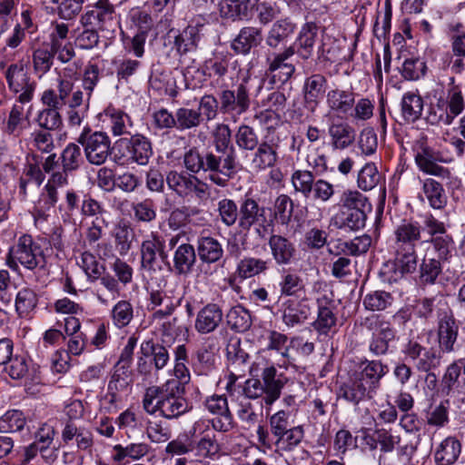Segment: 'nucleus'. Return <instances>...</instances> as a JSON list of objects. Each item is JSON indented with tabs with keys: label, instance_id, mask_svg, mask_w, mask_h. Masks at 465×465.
Returning a JSON list of instances; mask_svg holds the SVG:
<instances>
[{
	"label": "nucleus",
	"instance_id": "obj_40",
	"mask_svg": "<svg viewBox=\"0 0 465 465\" xmlns=\"http://www.w3.org/2000/svg\"><path fill=\"white\" fill-rule=\"evenodd\" d=\"M258 0H221L219 14L223 19L232 22L242 20L248 15L249 5Z\"/></svg>",
	"mask_w": 465,
	"mask_h": 465
},
{
	"label": "nucleus",
	"instance_id": "obj_32",
	"mask_svg": "<svg viewBox=\"0 0 465 465\" xmlns=\"http://www.w3.org/2000/svg\"><path fill=\"white\" fill-rule=\"evenodd\" d=\"M217 355L214 344L204 343L193 356V368L198 375H208L215 369Z\"/></svg>",
	"mask_w": 465,
	"mask_h": 465
},
{
	"label": "nucleus",
	"instance_id": "obj_27",
	"mask_svg": "<svg viewBox=\"0 0 465 465\" xmlns=\"http://www.w3.org/2000/svg\"><path fill=\"white\" fill-rule=\"evenodd\" d=\"M268 245L277 265H289L294 260L296 248L290 239L280 234H272L268 240Z\"/></svg>",
	"mask_w": 465,
	"mask_h": 465
},
{
	"label": "nucleus",
	"instance_id": "obj_64",
	"mask_svg": "<svg viewBox=\"0 0 465 465\" xmlns=\"http://www.w3.org/2000/svg\"><path fill=\"white\" fill-rule=\"evenodd\" d=\"M429 242L433 247L436 260L445 263L449 262L453 257V241L451 236L448 234L438 235L437 237L430 238Z\"/></svg>",
	"mask_w": 465,
	"mask_h": 465
},
{
	"label": "nucleus",
	"instance_id": "obj_60",
	"mask_svg": "<svg viewBox=\"0 0 465 465\" xmlns=\"http://www.w3.org/2000/svg\"><path fill=\"white\" fill-rule=\"evenodd\" d=\"M436 153L428 157L416 160L415 163L422 173L441 178L442 180H450L451 172L449 168L437 163Z\"/></svg>",
	"mask_w": 465,
	"mask_h": 465
},
{
	"label": "nucleus",
	"instance_id": "obj_63",
	"mask_svg": "<svg viewBox=\"0 0 465 465\" xmlns=\"http://www.w3.org/2000/svg\"><path fill=\"white\" fill-rule=\"evenodd\" d=\"M426 120L430 124H450L452 123L450 115L448 112V102L440 96L435 103H431L429 108Z\"/></svg>",
	"mask_w": 465,
	"mask_h": 465
},
{
	"label": "nucleus",
	"instance_id": "obj_9",
	"mask_svg": "<svg viewBox=\"0 0 465 465\" xmlns=\"http://www.w3.org/2000/svg\"><path fill=\"white\" fill-rule=\"evenodd\" d=\"M77 143L82 145L84 157L90 164L102 165L111 154V139L106 133H92L90 128H84Z\"/></svg>",
	"mask_w": 465,
	"mask_h": 465
},
{
	"label": "nucleus",
	"instance_id": "obj_43",
	"mask_svg": "<svg viewBox=\"0 0 465 465\" xmlns=\"http://www.w3.org/2000/svg\"><path fill=\"white\" fill-rule=\"evenodd\" d=\"M401 115L408 123H414L420 118L423 111V100L415 92L403 94L401 103Z\"/></svg>",
	"mask_w": 465,
	"mask_h": 465
},
{
	"label": "nucleus",
	"instance_id": "obj_34",
	"mask_svg": "<svg viewBox=\"0 0 465 465\" xmlns=\"http://www.w3.org/2000/svg\"><path fill=\"white\" fill-rule=\"evenodd\" d=\"M375 395L369 387L365 386L355 376L342 384L339 390V396L353 405L371 400Z\"/></svg>",
	"mask_w": 465,
	"mask_h": 465
},
{
	"label": "nucleus",
	"instance_id": "obj_3",
	"mask_svg": "<svg viewBox=\"0 0 465 465\" xmlns=\"http://www.w3.org/2000/svg\"><path fill=\"white\" fill-rule=\"evenodd\" d=\"M339 212L332 217L333 225L345 232L359 231L365 226L366 208H371L368 198L357 190L347 189L340 195Z\"/></svg>",
	"mask_w": 465,
	"mask_h": 465
},
{
	"label": "nucleus",
	"instance_id": "obj_29",
	"mask_svg": "<svg viewBox=\"0 0 465 465\" xmlns=\"http://www.w3.org/2000/svg\"><path fill=\"white\" fill-rule=\"evenodd\" d=\"M262 386L266 391L264 401L266 404H272L281 396L282 389L287 381V378L282 373H278L273 365H268L262 371Z\"/></svg>",
	"mask_w": 465,
	"mask_h": 465
},
{
	"label": "nucleus",
	"instance_id": "obj_19",
	"mask_svg": "<svg viewBox=\"0 0 465 465\" xmlns=\"http://www.w3.org/2000/svg\"><path fill=\"white\" fill-rule=\"evenodd\" d=\"M203 25L199 21H196L194 25H189L181 32L173 29L169 31V37H172L173 34V48L180 55L194 52L197 49Z\"/></svg>",
	"mask_w": 465,
	"mask_h": 465
},
{
	"label": "nucleus",
	"instance_id": "obj_17",
	"mask_svg": "<svg viewBox=\"0 0 465 465\" xmlns=\"http://www.w3.org/2000/svg\"><path fill=\"white\" fill-rule=\"evenodd\" d=\"M279 137L265 136L255 148L251 158L250 165L255 172H262L274 167L279 161L278 149L280 147Z\"/></svg>",
	"mask_w": 465,
	"mask_h": 465
},
{
	"label": "nucleus",
	"instance_id": "obj_2",
	"mask_svg": "<svg viewBox=\"0 0 465 465\" xmlns=\"http://www.w3.org/2000/svg\"><path fill=\"white\" fill-rule=\"evenodd\" d=\"M184 388L174 379L161 386H151L145 390L142 404L143 411L153 415L159 411L166 420H175L191 410L189 401L183 397Z\"/></svg>",
	"mask_w": 465,
	"mask_h": 465
},
{
	"label": "nucleus",
	"instance_id": "obj_26",
	"mask_svg": "<svg viewBox=\"0 0 465 465\" xmlns=\"http://www.w3.org/2000/svg\"><path fill=\"white\" fill-rule=\"evenodd\" d=\"M282 319L288 327L302 324L311 314V307L304 299H288L282 304Z\"/></svg>",
	"mask_w": 465,
	"mask_h": 465
},
{
	"label": "nucleus",
	"instance_id": "obj_11",
	"mask_svg": "<svg viewBox=\"0 0 465 465\" xmlns=\"http://www.w3.org/2000/svg\"><path fill=\"white\" fill-rule=\"evenodd\" d=\"M141 356L137 362V371L144 376L157 373L170 361L168 348L153 339L143 341L140 346Z\"/></svg>",
	"mask_w": 465,
	"mask_h": 465
},
{
	"label": "nucleus",
	"instance_id": "obj_7",
	"mask_svg": "<svg viewBox=\"0 0 465 465\" xmlns=\"http://www.w3.org/2000/svg\"><path fill=\"white\" fill-rule=\"evenodd\" d=\"M295 54V47L290 45L282 52H269L265 57V77L270 84L273 86H282L294 74L295 65L290 62V59Z\"/></svg>",
	"mask_w": 465,
	"mask_h": 465
},
{
	"label": "nucleus",
	"instance_id": "obj_39",
	"mask_svg": "<svg viewBox=\"0 0 465 465\" xmlns=\"http://www.w3.org/2000/svg\"><path fill=\"white\" fill-rule=\"evenodd\" d=\"M196 262L194 247L190 243H182L173 252V268L180 275H188Z\"/></svg>",
	"mask_w": 465,
	"mask_h": 465
},
{
	"label": "nucleus",
	"instance_id": "obj_30",
	"mask_svg": "<svg viewBox=\"0 0 465 465\" xmlns=\"http://www.w3.org/2000/svg\"><path fill=\"white\" fill-rule=\"evenodd\" d=\"M295 24L289 18L276 20L265 35V45L268 48L276 50L280 45H285L293 35Z\"/></svg>",
	"mask_w": 465,
	"mask_h": 465
},
{
	"label": "nucleus",
	"instance_id": "obj_41",
	"mask_svg": "<svg viewBox=\"0 0 465 465\" xmlns=\"http://www.w3.org/2000/svg\"><path fill=\"white\" fill-rule=\"evenodd\" d=\"M270 261L252 256L243 257L236 266V275L242 279H249L265 273L269 269Z\"/></svg>",
	"mask_w": 465,
	"mask_h": 465
},
{
	"label": "nucleus",
	"instance_id": "obj_58",
	"mask_svg": "<svg viewBox=\"0 0 465 465\" xmlns=\"http://www.w3.org/2000/svg\"><path fill=\"white\" fill-rule=\"evenodd\" d=\"M381 181V174L373 163H366L358 173L357 184L362 191H371Z\"/></svg>",
	"mask_w": 465,
	"mask_h": 465
},
{
	"label": "nucleus",
	"instance_id": "obj_59",
	"mask_svg": "<svg viewBox=\"0 0 465 465\" xmlns=\"http://www.w3.org/2000/svg\"><path fill=\"white\" fill-rule=\"evenodd\" d=\"M292 184L296 193H302L305 198H309L314 188L315 178L311 171L296 170L291 177Z\"/></svg>",
	"mask_w": 465,
	"mask_h": 465
},
{
	"label": "nucleus",
	"instance_id": "obj_31",
	"mask_svg": "<svg viewBox=\"0 0 465 465\" xmlns=\"http://www.w3.org/2000/svg\"><path fill=\"white\" fill-rule=\"evenodd\" d=\"M420 182L421 183L420 198L423 201L424 196L432 209L443 210L448 203V196L443 185L433 178L420 179Z\"/></svg>",
	"mask_w": 465,
	"mask_h": 465
},
{
	"label": "nucleus",
	"instance_id": "obj_13",
	"mask_svg": "<svg viewBox=\"0 0 465 465\" xmlns=\"http://www.w3.org/2000/svg\"><path fill=\"white\" fill-rule=\"evenodd\" d=\"M459 336V325L450 309L437 311V341L440 351L450 353L455 351Z\"/></svg>",
	"mask_w": 465,
	"mask_h": 465
},
{
	"label": "nucleus",
	"instance_id": "obj_37",
	"mask_svg": "<svg viewBox=\"0 0 465 465\" xmlns=\"http://www.w3.org/2000/svg\"><path fill=\"white\" fill-rule=\"evenodd\" d=\"M197 252L204 263H214L223 255L222 243L211 236L201 235L197 240Z\"/></svg>",
	"mask_w": 465,
	"mask_h": 465
},
{
	"label": "nucleus",
	"instance_id": "obj_16",
	"mask_svg": "<svg viewBox=\"0 0 465 465\" xmlns=\"http://www.w3.org/2000/svg\"><path fill=\"white\" fill-rule=\"evenodd\" d=\"M164 240L158 233H152L141 245L142 266L150 271L161 270L160 262H168Z\"/></svg>",
	"mask_w": 465,
	"mask_h": 465
},
{
	"label": "nucleus",
	"instance_id": "obj_47",
	"mask_svg": "<svg viewBox=\"0 0 465 465\" xmlns=\"http://www.w3.org/2000/svg\"><path fill=\"white\" fill-rule=\"evenodd\" d=\"M112 234L114 238L116 251L121 256H125L132 248L134 239V230L127 223L120 222L115 225Z\"/></svg>",
	"mask_w": 465,
	"mask_h": 465
},
{
	"label": "nucleus",
	"instance_id": "obj_54",
	"mask_svg": "<svg viewBox=\"0 0 465 465\" xmlns=\"http://www.w3.org/2000/svg\"><path fill=\"white\" fill-rule=\"evenodd\" d=\"M217 219L225 226L232 227L239 222L240 212L237 203L229 198H223L217 203Z\"/></svg>",
	"mask_w": 465,
	"mask_h": 465
},
{
	"label": "nucleus",
	"instance_id": "obj_55",
	"mask_svg": "<svg viewBox=\"0 0 465 465\" xmlns=\"http://www.w3.org/2000/svg\"><path fill=\"white\" fill-rule=\"evenodd\" d=\"M281 294L283 296H296L304 291V283L300 275L294 272L283 271L279 281Z\"/></svg>",
	"mask_w": 465,
	"mask_h": 465
},
{
	"label": "nucleus",
	"instance_id": "obj_49",
	"mask_svg": "<svg viewBox=\"0 0 465 465\" xmlns=\"http://www.w3.org/2000/svg\"><path fill=\"white\" fill-rule=\"evenodd\" d=\"M59 159L61 165L65 171L74 173L84 163V157L80 145L69 143L62 151Z\"/></svg>",
	"mask_w": 465,
	"mask_h": 465
},
{
	"label": "nucleus",
	"instance_id": "obj_20",
	"mask_svg": "<svg viewBox=\"0 0 465 465\" xmlns=\"http://www.w3.org/2000/svg\"><path fill=\"white\" fill-rule=\"evenodd\" d=\"M262 28L256 26H243L230 44L231 49L239 55L250 54L252 49L257 48L262 42Z\"/></svg>",
	"mask_w": 465,
	"mask_h": 465
},
{
	"label": "nucleus",
	"instance_id": "obj_5",
	"mask_svg": "<svg viewBox=\"0 0 465 465\" xmlns=\"http://www.w3.org/2000/svg\"><path fill=\"white\" fill-rule=\"evenodd\" d=\"M256 83L259 94L262 89V80L250 75L243 76L234 89L223 90L219 94L220 112L232 116H240L246 113L251 106V90Z\"/></svg>",
	"mask_w": 465,
	"mask_h": 465
},
{
	"label": "nucleus",
	"instance_id": "obj_45",
	"mask_svg": "<svg viewBox=\"0 0 465 465\" xmlns=\"http://www.w3.org/2000/svg\"><path fill=\"white\" fill-rule=\"evenodd\" d=\"M316 37V25L312 23L305 24L300 32L297 50L295 49L302 59L306 60L312 56Z\"/></svg>",
	"mask_w": 465,
	"mask_h": 465
},
{
	"label": "nucleus",
	"instance_id": "obj_10",
	"mask_svg": "<svg viewBox=\"0 0 465 465\" xmlns=\"http://www.w3.org/2000/svg\"><path fill=\"white\" fill-rule=\"evenodd\" d=\"M10 92L18 94L16 102L30 103L35 95L36 82L32 79L23 62L11 64L4 73Z\"/></svg>",
	"mask_w": 465,
	"mask_h": 465
},
{
	"label": "nucleus",
	"instance_id": "obj_57",
	"mask_svg": "<svg viewBox=\"0 0 465 465\" xmlns=\"http://www.w3.org/2000/svg\"><path fill=\"white\" fill-rule=\"evenodd\" d=\"M133 318L134 307L129 301L120 300L113 306L111 319L115 327L121 329L128 326Z\"/></svg>",
	"mask_w": 465,
	"mask_h": 465
},
{
	"label": "nucleus",
	"instance_id": "obj_50",
	"mask_svg": "<svg viewBox=\"0 0 465 465\" xmlns=\"http://www.w3.org/2000/svg\"><path fill=\"white\" fill-rule=\"evenodd\" d=\"M29 123L25 116L23 105L14 104L8 115L5 131L7 134L19 137L27 129Z\"/></svg>",
	"mask_w": 465,
	"mask_h": 465
},
{
	"label": "nucleus",
	"instance_id": "obj_33",
	"mask_svg": "<svg viewBox=\"0 0 465 465\" xmlns=\"http://www.w3.org/2000/svg\"><path fill=\"white\" fill-rule=\"evenodd\" d=\"M331 145L335 150H344L355 140V130L346 122L331 123L328 127Z\"/></svg>",
	"mask_w": 465,
	"mask_h": 465
},
{
	"label": "nucleus",
	"instance_id": "obj_25",
	"mask_svg": "<svg viewBox=\"0 0 465 465\" xmlns=\"http://www.w3.org/2000/svg\"><path fill=\"white\" fill-rule=\"evenodd\" d=\"M223 310L217 303H208L197 313L194 328L201 334L213 332L222 323Z\"/></svg>",
	"mask_w": 465,
	"mask_h": 465
},
{
	"label": "nucleus",
	"instance_id": "obj_56",
	"mask_svg": "<svg viewBox=\"0 0 465 465\" xmlns=\"http://www.w3.org/2000/svg\"><path fill=\"white\" fill-rule=\"evenodd\" d=\"M394 261L400 270L408 274L413 273L417 269L418 255L415 248L394 247Z\"/></svg>",
	"mask_w": 465,
	"mask_h": 465
},
{
	"label": "nucleus",
	"instance_id": "obj_38",
	"mask_svg": "<svg viewBox=\"0 0 465 465\" xmlns=\"http://www.w3.org/2000/svg\"><path fill=\"white\" fill-rule=\"evenodd\" d=\"M151 447L145 442H133L126 446L116 444L113 447L112 460L115 462H122L125 459L134 461L140 460L150 452Z\"/></svg>",
	"mask_w": 465,
	"mask_h": 465
},
{
	"label": "nucleus",
	"instance_id": "obj_28",
	"mask_svg": "<svg viewBox=\"0 0 465 465\" xmlns=\"http://www.w3.org/2000/svg\"><path fill=\"white\" fill-rule=\"evenodd\" d=\"M327 79L322 74H314L307 77L303 84L305 108L314 112L326 90Z\"/></svg>",
	"mask_w": 465,
	"mask_h": 465
},
{
	"label": "nucleus",
	"instance_id": "obj_36",
	"mask_svg": "<svg viewBox=\"0 0 465 465\" xmlns=\"http://www.w3.org/2000/svg\"><path fill=\"white\" fill-rule=\"evenodd\" d=\"M355 94L351 90L335 88L326 95V104L330 111L338 114H349L354 106Z\"/></svg>",
	"mask_w": 465,
	"mask_h": 465
},
{
	"label": "nucleus",
	"instance_id": "obj_44",
	"mask_svg": "<svg viewBox=\"0 0 465 465\" xmlns=\"http://www.w3.org/2000/svg\"><path fill=\"white\" fill-rule=\"evenodd\" d=\"M230 329L235 332H244L252 326V317L248 310L242 305L232 307L226 314Z\"/></svg>",
	"mask_w": 465,
	"mask_h": 465
},
{
	"label": "nucleus",
	"instance_id": "obj_14",
	"mask_svg": "<svg viewBox=\"0 0 465 465\" xmlns=\"http://www.w3.org/2000/svg\"><path fill=\"white\" fill-rule=\"evenodd\" d=\"M404 355L413 363L418 371L429 372L440 367L441 351L433 348H426L414 340H410L403 348Z\"/></svg>",
	"mask_w": 465,
	"mask_h": 465
},
{
	"label": "nucleus",
	"instance_id": "obj_21",
	"mask_svg": "<svg viewBox=\"0 0 465 465\" xmlns=\"http://www.w3.org/2000/svg\"><path fill=\"white\" fill-rule=\"evenodd\" d=\"M239 212L238 225L242 230L249 231L252 226L267 222L265 208L260 206L258 202L252 197L245 196L242 200Z\"/></svg>",
	"mask_w": 465,
	"mask_h": 465
},
{
	"label": "nucleus",
	"instance_id": "obj_48",
	"mask_svg": "<svg viewBox=\"0 0 465 465\" xmlns=\"http://www.w3.org/2000/svg\"><path fill=\"white\" fill-rule=\"evenodd\" d=\"M443 264L427 252L420 264V282L422 284H434L442 272Z\"/></svg>",
	"mask_w": 465,
	"mask_h": 465
},
{
	"label": "nucleus",
	"instance_id": "obj_23",
	"mask_svg": "<svg viewBox=\"0 0 465 465\" xmlns=\"http://www.w3.org/2000/svg\"><path fill=\"white\" fill-rule=\"evenodd\" d=\"M172 293V292L164 290H153L150 292L149 301L152 310L160 307V309L153 312V320H163L171 316L175 309L180 306L182 298L175 297Z\"/></svg>",
	"mask_w": 465,
	"mask_h": 465
},
{
	"label": "nucleus",
	"instance_id": "obj_8",
	"mask_svg": "<svg viewBox=\"0 0 465 465\" xmlns=\"http://www.w3.org/2000/svg\"><path fill=\"white\" fill-rule=\"evenodd\" d=\"M80 24L112 35L118 25L115 6L109 0H97L86 6V11L80 17Z\"/></svg>",
	"mask_w": 465,
	"mask_h": 465
},
{
	"label": "nucleus",
	"instance_id": "obj_46",
	"mask_svg": "<svg viewBox=\"0 0 465 465\" xmlns=\"http://www.w3.org/2000/svg\"><path fill=\"white\" fill-rule=\"evenodd\" d=\"M203 122L202 113L196 109L180 107L175 111V128L178 131L195 129Z\"/></svg>",
	"mask_w": 465,
	"mask_h": 465
},
{
	"label": "nucleus",
	"instance_id": "obj_15",
	"mask_svg": "<svg viewBox=\"0 0 465 465\" xmlns=\"http://www.w3.org/2000/svg\"><path fill=\"white\" fill-rule=\"evenodd\" d=\"M133 378L128 365L116 363L108 385L105 400L110 404L123 401L132 391Z\"/></svg>",
	"mask_w": 465,
	"mask_h": 465
},
{
	"label": "nucleus",
	"instance_id": "obj_51",
	"mask_svg": "<svg viewBox=\"0 0 465 465\" xmlns=\"http://www.w3.org/2000/svg\"><path fill=\"white\" fill-rule=\"evenodd\" d=\"M54 57L50 45H42L33 52V67L39 77L50 71L54 64Z\"/></svg>",
	"mask_w": 465,
	"mask_h": 465
},
{
	"label": "nucleus",
	"instance_id": "obj_42",
	"mask_svg": "<svg viewBox=\"0 0 465 465\" xmlns=\"http://www.w3.org/2000/svg\"><path fill=\"white\" fill-rule=\"evenodd\" d=\"M105 115L109 118V127L113 135L131 134L134 124L129 114L120 109L109 107L105 111Z\"/></svg>",
	"mask_w": 465,
	"mask_h": 465
},
{
	"label": "nucleus",
	"instance_id": "obj_1",
	"mask_svg": "<svg viewBox=\"0 0 465 465\" xmlns=\"http://www.w3.org/2000/svg\"><path fill=\"white\" fill-rule=\"evenodd\" d=\"M227 124H218L213 134L214 150L189 149L183 155L184 167L192 173H208L214 184L225 187L236 173V156Z\"/></svg>",
	"mask_w": 465,
	"mask_h": 465
},
{
	"label": "nucleus",
	"instance_id": "obj_62",
	"mask_svg": "<svg viewBox=\"0 0 465 465\" xmlns=\"http://www.w3.org/2000/svg\"><path fill=\"white\" fill-rule=\"evenodd\" d=\"M449 401H440V404L431 406L426 412L425 420L427 425L436 428H443L449 420Z\"/></svg>",
	"mask_w": 465,
	"mask_h": 465
},
{
	"label": "nucleus",
	"instance_id": "obj_22",
	"mask_svg": "<svg viewBox=\"0 0 465 465\" xmlns=\"http://www.w3.org/2000/svg\"><path fill=\"white\" fill-rule=\"evenodd\" d=\"M396 331L388 322L378 321L376 330L369 342V351L376 357L388 354L391 343L394 341Z\"/></svg>",
	"mask_w": 465,
	"mask_h": 465
},
{
	"label": "nucleus",
	"instance_id": "obj_24",
	"mask_svg": "<svg viewBox=\"0 0 465 465\" xmlns=\"http://www.w3.org/2000/svg\"><path fill=\"white\" fill-rule=\"evenodd\" d=\"M422 227L419 222L402 220L394 229V247L417 248L421 241Z\"/></svg>",
	"mask_w": 465,
	"mask_h": 465
},
{
	"label": "nucleus",
	"instance_id": "obj_53",
	"mask_svg": "<svg viewBox=\"0 0 465 465\" xmlns=\"http://www.w3.org/2000/svg\"><path fill=\"white\" fill-rule=\"evenodd\" d=\"M234 139L238 148L242 151L252 152L261 143L257 132L247 124L238 127Z\"/></svg>",
	"mask_w": 465,
	"mask_h": 465
},
{
	"label": "nucleus",
	"instance_id": "obj_35",
	"mask_svg": "<svg viewBox=\"0 0 465 465\" xmlns=\"http://www.w3.org/2000/svg\"><path fill=\"white\" fill-rule=\"evenodd\" d=\"M461 452L460 441L453 436L445 438L435 449L434 461L436 465H452Z\"/></svg>",
	"mask_w": 465,
	"mask_h": 465
},
{
	"label": "nucleus",
	"instance_id": "obj_6",
	"mask_svg": "<svg viewBox=\"0 0 465 465\" xmlns=\"http://www.w3.org/2000/svg\"><path fill=\"white\" fill-rule=\"evenodd\" d=\"M114 150V161L121 165L136 163L144 166L153 154L152 142L142 134L119 139L115 142Z\"/></svg>",
	"mask_w": 465,
	"mask_h": 465
},
{
	"label": "nucleus",
	"instance_id": "obj_4",
	"mask_svg": "<svg viewBox=\"0 0 465 465\" xmlns=\"http://www.w3.org/2000/svg\"><path fill=\"white\" fill-rule=\"evenodd\" d=\"M45 262L42 247L28 234L18 238L16 243L10 248L5 261L6 265L15 272L19 270L18 264L26 270L35 271L44 269Z\"/></svg>",
	"mask_w": 465,
	"mask_h": 465
},
{
	"label": "nucleus",
	"instance_id": "obj_52",
	"mask_svg": "<svg viewBox=\"0 0 465 465\" xmlns=\"http://www.w3.org/2000/svg\"><path fill=\"white\" fill-rule=\"evenodd\" d=\"M35 121L41 129L46 131H59L63 127V118L60 111L54 108H43L39 110Z\"/></svg>",
	"mask_w": 465,
	"mask_h": 465
},
{
	"label": "nucleus",
	"instance_id": "obj_18",
	"mask_svg": "<svg viewBox=\"0 0 465 465\" xmlns=\"http://www.w3.org/2000/svg\"><path fill=\"white\" fill-rule=\"evenodd\" d=\"M388 372V365L380 360H364L354 376L375 394L381 387V379Z\"/></svg>",
	"mask_w": 465,
	"mask_h": 465
},
{
	"label": "nucleus",
	"instance_id": "obj_12",
	"mask_svg": "<svg viewBox=\"0 0 465 465\" xmlns=\"http://www.w3.org/2000/svg\"><path fill=\"white\" fill-rule=\"evenodd\" d=\"M166 183L170 190L179 197L188 198L194 194L198 199L207 197L209 185L193 174L171 171L166 175Z\"/></svg>",
	"mask_w": 465,
	"mask_h": 465
},
{
	"label": "nucleus",
	"instance_id": "obj_61",
	"mask_svg": "<svg viewBox=\"0 0 465 465\" xmlns=\"http://www.w3.org/2000/svg\"><path fill=\"white\" fill-rule=\"evenodd\" d=\"M304 430L302 426H291L274 445L283 451H292L303 440Z\"/></svg>",
	"mask_w": 465,
	"mask_h": 465
}]
</instances>
